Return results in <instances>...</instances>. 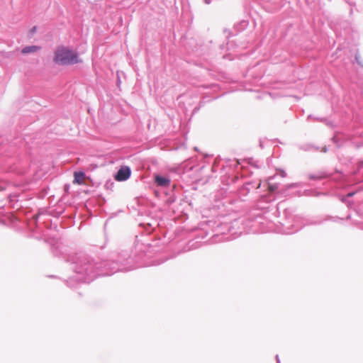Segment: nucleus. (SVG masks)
Here are the masks:
<instances>
[{
  "instance_id": "nucleus-1",
  "label": "nucleus",
  "mask_w": 363,
  "mask_h": 363,
  "mask_svg": "<svg viewBox=\"0 0 363 363\" xmlns=\"http://www.w3.org/2000/svg\"><path fill=\"white\" fill-rule=\"evenodd\" d=\"M152 246L137 241L130 250L114 252L106 259H96L84 253L67 255L65 261L74 274L65 281L74 289L81 284H89L101 276H110L118 272H127L143 264V260L150 252Z\"/></svg>"
},
{
  "instance_id": "nucleus-2",
  "label": "nucleus",
  "mask_w": 363,
  "mask_h": 363,
  "mask_svg": "<svg viewBox=\"0 0 363 363\" xmlns=\"http://www.w3.org/2000/svg\"><path fill=\"white\" fill-rule=\"evenodd\" d=\"M354 115H328L326 117H314L313 115H308L306 121L308 123L319 121L328 127L334 129L343 128L350 132L355 129V123L352 121V116ZM354 135L359 134L358 131L354 130Z\"/></svg>"
},
{
  "instance_id": "nucleus-3",
  "label": "nucleus",
  "mask_w": 363,
  "mask_h": 363,
  "mask_svg": "<svg viewBox=\"0 0 363 363\" xmlns=\"http://www.w3.org/2000/svg\"><path fill=\"white\" fill-rule=\"evenodd\" d=\"M240 165V162L236 159H227L220 167V160L216 158L211 166V172H217L218 171L222 174V182L230 185L236 183L238 179V167Z\"/></svg>"
},
{
  "instance_id": "nucleus-4",
  "label": "nucleus",
  "mask_w": 363,
  "mask_h": 363,
  "mask_svg": "<svg viewBox=\"0 0 363 363\" xmlns=\"http://www.w3.org/2000/svg\"><path fill=\"white\" fill-rule=\"evenodd\" d=\"M154 184L156 186L163 189V201L164 204L172 211L175 212L174 203L176 202V187L172 185V181L169 176L161 174H155L153 175Z\"/></svg>"
},
{
  "instance_id": "nucleus-5",
  "label": "nucleus",
  "mask_w": 363,
  "mask_h": 363,
  "mask_svg": "<svg viewBox=\"0 0 363 363\" xmlns=\"http://www.w3.org/2000/svg\"><path fill=\"white\" fill-rule=\"evenodd\" d=\"M52 61L55 65L60 66H69L82 62L76 50L64 45H60L55 48Z\"/></svg>"
},
{
  "instance_id": "nucleus-6",
  "label": "nucleus",
  "mask_w": 363,
  "mask_h": 363,
  "mask_svg": "<svg viewBox=\"0 0 363 363\" xmlns=\"http://www.w3.org/2000/svg\"><path fill=\"white\" fill-rule=\"evenodd\" d=\"M284 216L285 218L283 222H281V224L284 228H285L286 233H294L301 229V226L296 225V218L293 215L292 211L287 208L284 209Z\"/></svg>"
},
{
  "instance_id": "nucleus-7",
  "label": "nucleus",
  "mask_w": 363,
  "mask_h": 363,
  "mask_svg": "<svg viewBox=\"0 0 363 363\" xmlns=\"http://www.w3.org/2000/svg\"><path fill=\"white\" fill-rule=\"evenodd\" d=\"M335 173L337 174V177H333V173H328L327 172H321L317 174H308V177L311 180H321L324 179H331L335 181H340L344 179L345 174L341 170H339L338 169L336 168L335 169Z\"/></svg>"
},
{
  "instance_id": "nucleus-8",
  "label": "nucleus",
  "mask_w": 363,
  "mask_h": 363,
  "mask_svg": "<svg viewBox=\"0 0 363 363\" xmlns=\"http://www.w3.org/2000/svg\"><path fill=\"white\" fill-rule=\"evenodd\" d=\"M261 186L260 181L248 182L245 183L240 188L238 189V195L240 199L245 200L247 196L250 193L259 188Z\"/></svg>"
},
{
  "instance_id": "nucleus-9",
  "label": "nucleus",
  "mask_w": 363,
  "mask_h": 363,
  "mask_svg": "<svg viewBox=\"0 0 363 363\" xmlns=\"http://www.w3.org/2000/svg\"><path fill=\"white\" fill-rule=\"evenodd\" d=\"M6 224L16 231H21V221L18 212L11 213L5 219Z\"/></svg>"
},
{
  "instance_id": "nucleus-10",
  "label": "nucleus",
  "mask_w": 363,
  "mask_h": 363,
  "mask_svg": "<svg viewBox=\"0 0 363 363\" xmlns=\"http://www.w3.org/2000/svg\"><path fill=\"white\" fill-rule=\"evenodd\" d=\"M131 176V169L126 165L121 166L114 174V179L118 182H125Z\"/></svg>"
},
{
  "instance_id": "nucleus-11",
  "label": "nucleus",
  "mask_w": 363,
  "mask_h": 363,
  "mask_svg": "<svg viewBox=\"0 0 363 363\" xmlns=\"http://www.w3.org/2000/svg\"><path fill=\"white\" fill-rule=\"evenodd\" d=\"M32 220L31 221H28V220L30 219L29 217L27 216V212H26V208L24 207V221H23V223H24V234L26 233V230L28 228L29 230H33V225H35L36 223H37V221H38V216L35 213L33 215H32Z\"/></svg>"
},
{
  "instance_id": "nucleus-12",
  "label": "nucleus",
  "mask_w": 363,
  "mask_h": 363,
  "mask_svg": "<svg viewBox=\"0 0 363 363\" xmlns=\"http://www.w3.org/2000/svg\"><path fill=\"white\" fill-rule=\"evenodd\" d=\"M175 116H177L176 120H177V121L178 123V128H179V130L182 131L183 133H185L186 131V129H187V125L186 124V122L187 120L190 121L191 118L187 119L185 117V118L183 119L181 117V115H179V114L173 115V118L169 117V118L172 121V123H174V120L175 119Z\"/></svg>"
},
{
  "instance_id": "nucleus-13",
  "label": "nucleus",
  "mask_w": 363,
  "mask_h": 363,
  "mask_svg": "<svg viewBox=\"0 0 363 363\" xmlns=\"http://www.w3.org/2000/svg\"><path fill=\"white\" fill-rule=\"evenodd\" d=\"M274 200H275V196L274 195H267V194L262 195V196H261V197L259 198V199L257 202V206L262 208H267L268 207L265 206L264 204L269 203L270 202H272Z\"/></svg>"
},
{
  "instance_id": "nucleus-14",
  "label": "nucleus",
  "mask_w": 363,
  "mask_h": 363,
  "mask_svg": "<svg viewBox=\"0 0 363 363\" xmlns=\"http://www.w3.org/2000/svg\"><path fill=\"white\" fill-rule=\"evenodd\" d=\"M21 195L19 194H11L9 196V201L13 208H16L18 210L22 207L19 198Z\"/></svg>"
},
{
  "instance_id": "nucleus-15",
  "label": "nucleus",
  "mask_w": 363,
  "mask_h": 363,
  "mask_svg": "<svg viewBox=\"0 0 363 363\" xmlns=\"http://www.w3.org/2000/svg\"><path fill=\"white\" fill-rule=\"evenodd\" d=\"M276 175L270 177L268 179V187L271 192L276 193L279 191V184L274 183L273 181L275 179Z\"/></svg>"
},
{
  "instance_id": "nucleus-16",
  "label": "nucleus",
  "mask_w": 363,
  "mask_h": 363,
  "mask_svg": "<svg viewBox=\"0 0 363 363\" xmlns=\"http://www.w3.org/2000/svg\"><path fill=\"white\" fill-rule=\"evenodd\" d=\"M298 147L299 150L305 151V152L318 151L319 150L318 147L315 146L311 143H305V144H302V145H298Z\"/></svg>"
},
{
  "instance_id": "nucleus-17",
  "label": "nucleus",
  "mask_w": 363,
  "mask_h": 363,
  "mask_svg": "<svg viewBox=\"0 0 363 363\" xmlns=\"http://www.w3.org/2000/svg\"><path fill=\"white\" fill-rule=\"evenodd\" d=\"M85 177H86V174L84 171L74 172L73 182L74 184H82V180Z\"/></svg>"
},
{
  "instance_id": "nucleus-18",
  "label": "nucleus",
  "mask_w": 363,
  "mask_h": 363,
  "mask_svg": "<svg viewBox=\"0 0 363 363\" xmlns=\"http://www.w3.org/2000/svg\"><path fill=\"white\" fill-rule=\"evenodd\" d=\"M40 50V47L36 46V45L24 47V54L25 53L36 52Z\"/></svg>"
},
{
  "instance_id": "nucleus-19",
  "label": "nucleus",
  "mask_w": 363,
  "mask_h": 363,
  "mask_svg": "<svg viewBox=\"0 0 363 363\" xmlns=\"http://www.w3.org/2000/svg\"><path fill=\"white\" fill-rule=\"evenodd\" d=\"M332 140L335 144H336L337 147H340L342 143V140L337 135V132L335 133L334 135L332 138Z\"/></svg>"
},
{
  "instance_id": "nucleus-20",
  "label": "nucleus",
  "mask_w": 363,
  "mask_h": 363,
  "mask_svg": "<svg viewBox=\"0 0 363 363\" xmlns=\"http://www.w3.org/2000/svg\"><path fill=\"white\" fill-rule=\"evenodd\" d=\"M113 186H114V182L112 179H108L104 184V187L106 188V189L109 190V191H112L113 189Z\"/></svg>"
},
{
  "instance_id": "nucleus-21",
  "label": "nucleus",
  "mask_w": 363,
  "mask_h": 363,
  "mask_svg": "<svg viewBox=\"0 0 363 363\" xmlns=\"http://www.w3.org/2000/svg\"><path fill=\"white\" fill-rule=\"evenodd\" d=\"M37 31V27L33 26L28 32V37L31 38L36 33Z\"/></svg>"
},
{
  "instance_id": "nucleus-22",
  "label": "nucleus",
  "mask_w": 363,
  "mask_h": 363,
  "mask_svg": "<svg viewBox=\"0 0 363 363\" xmlns=\"http://www.w3.org/2000/svg\"><path fill=\"white\" fill-rule=\"evenodd\" d=\"M238 223V220H235L232 223V225H230V226H229V227H228L229 231H230V232H232V233H233H233H235V234H239V235H240V234L242 233V232H239V233H238V232H233V231H232V230H231V228H234V226H235V225H236Z\"/></svg>"
},
{
  "instance_id": "nucleus-23",
  "label": "nucleus",
  "mask_w": 363,
  "mask_h": 363,
  "mask_svg": "<svg viewBox=\"0 0 363 363\" xmlns=\"http://www.w3.org/2000/svg\"><path fill=\"white\" fill-rule=\"evenodd\" d=\"M6 188V183L3 181H0V191H3Z\"/></svg>"
},
{
  "instance_id": "nucleus-24",
  "label": "nucleus",
  "mask_w": 363,
  "mask_h": 363,
  "mask_svg": "<svg viewBox=\"0 0 363 363\" xmlns=\"http://www.w3.org/2000/svg\"><path fill=\"white\" fill-rule=\"evenodd\" d=\"M278 174L281 177L284 178L286 176V173L283 169H279L278 172Z\"/></svg>"
},
{
  "instance_id": "nucleus-25",
  "label": "nucleus",
  "mask_w": 363,
  "mask_h": 363,
  "mask_svg": "<svg viewBox=\"0 0 363 363\" xmlns=\"http://www.w3.org/2000/svg\"><path fill=\"white\" fill-rule=\"evenodd\" d=\"M259 146L260 147L261 149H263L264 147L263 139H259Z\"/></svg>"
},
{
  "instance_id": "nucleus-26",
  "label": "nucleus",
  "mask_w": 363,
  "mask_h": 363,
  "mask_svg": "<svg viewBox=\"0 0 363 363\" xmlns=\"http://www.w3.org/2000/svg\"><path fill=\"white\" fill-rule=\"evenodd\" d=\"M340 219L339 218L337 217H328V218H326L325 220H333V221H336L337 220Z\"/></svg>"
},
{
  "instance_id": "nucleus-27",
  "label": "nucleus",
  "mask_w": 363,
  "mask_h": 363,
  "mask_svg": "<svg viewBox=\"0 0 363 363\" xmlns=\"http://www.w3.org/2000/svg\"><path fill=\"white\" fill-rule=\"evenodd\" d=\"M322 152H327L328 151V148L327 146H324L321 150H320Z\"/></svg>"
},
{
  "instance_id": "nucleus-28",
  "label": "nucleus",
  "mask_w": 363,
  "mask_h": 363,
  "mask_svg": "<svg viewBox=\"0 0 363 363\" xmlns=\"http://www.w3.org/2000/svg\"><path fill=\"white\" fill-rule=\"evenodd\" d=\"M276 360H277V363H281V362H280V359H279V355H278V354H277V355H276Z\"/></svg>"
},
{
  "instance_id": "nucleus-29",
  "label": "nucleus",
  "mask_w": 363,
  "mask_h": 363,
  "mask_svg": "<svg viewBox=\"0 0 363 363\" xmlns=\"http://www.w3.org/2000/svg\"><path fill=\"white\" fill-rule=\"evenodd\" d=\"M291 186H293V187L298 186V184H296V183L292 184Z\"/></svg>"
},
{
  "instance_id": "nucleus-30",
  "label": "nucleus",
  "mask_w": 363,
  "mask_h": 363,
  "mask_svg": "<svg viewBox=\"0 0 363 363\" xmlns=\"http://www.w3.org/2000/svg\"><path fill=\"white\" fill-rule=\"evenodd\" d=\"M65 189H69V185H67V184L65 185Z\"/></svg>"
},
{
  "instance_id": "nucleus-31",
  "label": "nucleus",
  "mask_w": 363,
  "mask_h": 363,
  "mask_svg": "<svg viewBox=\"0 0 363 363\" xmlns=\"http://www.w3.org/2000/svg\"><path fill=\"white\" fill-rule=\"evenodd\" d=\"M320 194H321L320 193L317 192V193H315V196H319V195H320Z\"/></svg>"
},
{
  "instance_id": "nucleus-32",
  "label": "nucleus",
  "mask_w": 363,
  "mask_h": 363,
  "mask_svg": "<svg viewBox=\"0 0 363 363\" xmlns=\"http://www.w3.org/2000/svg\"><path fill=\"white\" fill-rule=\"evenodd\" d=\"M322 223V221H318V222H315V223H314V224H320V223Z\"/></svg>"
},
{
  "instance_id": "nucleus-33",
  "label": "nucleus",
  "mask_w": 363,
  "mask_h": 363,
  "mask_svg": "<svg viewBox=\"0 0 363 363\" xmlns=\"http://www.w3.org/2000/svg\"><path fill=\"white\" fill-rule=\"evenodd\" d=\"M275 140H276V141H277V142H279V143L282 144V143H281V142H280V141L279 140V139H276Z\"/></svg>"
},
{
  "instance_id": "nucleus-34",
  "label": "nucleus",
  "mask_w": 363,
  "mask_h": 363,
  "mask_svg": "<svg viewBox=\"0 0 363 363\" xmlns=\"http://www.w3.org/2000/svg\"><path fill=\"white\" fill-rule=\"evenodd\" d=\"M308 191H309L308 190H306V195H308Z\"/></svg>"
},
{
  "instance_id": "nucleus-35",
  "label": "nucleus",
  "mask_w": 363,
  "mask_h": 363,
  "mask_svg": "<svg viewBox=\"0 0 363 363\" xmlns=\"http://www.w3.org/2000/svg\"><path fill=\"white\" fill-rule=\"evenodd\" d=\"M347 219H350V216L349 215L347 217Z\"/></svg>"
},
{
  "instance_id": "nucleus-36",
  "label": "nucleus",
  "mask_w": 363,
  "mask_h": 363,
  "mask_svg": "<svg viewBox=\"0 0 363 363\" xmlns=\"http://www.w3.org/2000/svg\"><path fill=\"white\" fill-rule=\"evenodd\" d=\"M23 185H24V186H26V182L25 181H24Z\"/></svg>"
}]
</instances>
